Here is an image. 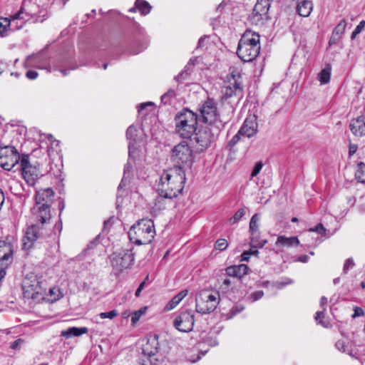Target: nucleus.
Instances as JSON below:
<instances>
[{
    "label": "nucleus",
    "mask_w": 365,
    "mask_h": 365,
    "mask_svg": "<svg viewBox=\"0 0 365 365\" xmlns=\"http://www.w3.org/2000/svg\"><path fill=\"white\" fill-rule=\"evenodd\" d=\"M31 212L36 223L27 228L23 238L22 247L25 250H30L36 241L45 238L48 235L45 225L51 220L50 207L46 204H35Z\"/></svg>",
    "instance_id": "1"
},
{
    "label": "nucleus",
    "mask_w": 365,
    "mask_h": 365,
    "mask_svg": "<svg viewBox=\"0 0 365 365\" xmlns=\"http://www.w3.org/2000/svg\"><path fill=\"white\" fill-rule=\"evenodd\" d=\"M185 180V170L180 167H173L170 171H164L157 189L159 197L155 199V206L161 203L162 199H173L180 194Z\"/></svg>",
    "instance_id": "2"
},
{
    "label": "nucleus",
    "mask_w": 365,
    "mask_h": 365,
    "mask_svg": "<svg viewBox=\"0 0 365 365\" xmlns=\"http://www.w3.org/2000/svg\"><path fill=\"white\" fill-rule=\"evenodd\" d=\"M260 52L259 34L254 32H245L239 41L237 54L243 61L251 62Z\"/></svg>",
    "instance_id": "3"
},
{
    "label": "nucleus",
    "mask_w": 365,
    "mask_h": 365,
    "mask_svg": "<svg viewBox=\"0 0 365 365\" xmlns=\"http://www.w3.org/2000/svg\"><path fill=\"white\" fill-rule=\"evenodd\" d=\"M225 123L216 121V125H205L201 127L191 140L197 152L201 153L205 150L210 144L217 138Z\"/></svg>",
    "instance_id": "4"
},
{
    "label": "nucleus",
    "mask_w": 365,
    "mask_h": 365,
    "mask_svg": "<svg viewBox=\"0 0 365 365\" xmlns=\"http://www.w3.org/2000/svg\"><path fill=\"white\" fill-rule=\"evenodd\" d=\"M155 235L154 222L150 219L140 220L128 232L130 241L138 245L150 244Z\"/></svg>",
    "instance_id": "5"
},
{
    "label": "nucleus",
    "mask_w": 365,
    "mask_h": 365,
    "mask_svg": "<svg viewBox=\"0 0 365 365\" xmlns=\"http://www.w3.org/2000/svg\"><path fill=\"white\" fill-rule=\"evenodd\" d=\"M175 130L182 138H190L197 130V115L188 109H184L175 118Z\"/></svg>",
    "instance_id": "6"
},
{
    "label": "nucleus",
    "mask_w": 365,
    "mask_h": 365,
    "mask_svg": "<svg viewBox=\"0 0 365 365\" xmlns=\"http://www.w3.org/2000/svg\"><path fill=\"white\" fill-rule=\"evenodd\" d=\"M220 302L218 292L202 289L195 296V309L201 314L212 312Z\"/></svg>",
    "instance_id": "7"
},
{
    "label": "nucleus",
    "mask_w": 365,
    "mask_h": 365,
    "mask_svg": "<svg viewBox=\"0 0 365 365\" xmlns=\"http://www.w3.org/2000/svg\"><path fill=\"white\" fill-rule=\"evenodd\" d=\"M171 160L176 164L174 167L190 168L194 162V155L190 146L185 140L175 145L170 152Z\"/></svg>",
    "instance_id": "8"
},
{
    "label": "nucleus",
    "mask_w": 365,
    "mask_h": 365,
    "mask_svg": "<svg viewBox=\"0 0 365 365\" xmlns=\"http://www.w3.org/2000/svg\"><path fill=\"white\" fill-rule=\"evenodd\" d=\"M113 272L119 274L124 269L130 268L134 262V255L130 250L115 252L109 257Z\"/></svg>",
    "instance_id": "9"
},
{
    "label": "nucleus",
    "mask_w": 365,
    "mask_h": 365,
    "mask_svg": "<svg viewBox=\"0 0 365 365\" xmlns=\"http://www.w3.org/2000/svg\"><path fill=\"white\" fill-rule=\"evenodd\" d=\"M36 164L37 162L31 163L30 161L29 155H21L20 168L24 179L29 185H34L41 175L39 168Z\"/></svg>",
    "instance_id": "10"
},
{
    "label": "nucleus",
    "mask_w": 365,
    "mask_h": 365,
    "mask_svg": "<svg viewBox=\"0 0 365 365\" xmlns=\"http://www.w3.org/2000/svg\"><path fill=\"white\" fill-rule=\"evenodd\" d=\"M21 155L14 146L0 148V166L4 170H12L21 163Z\"/></svg>",
    "instance_id": "11"
},
{
    "label": "nucleus",
    "mask_w": 365,
    "mask_h": 365,
    "mask_svg": "<svg viewBox=\"0 0 365 365\" xmlns=\"http://www.w3.org/2000/svg\"><path fill=\"white\" fill-rule=\"evenodd\" d=\"M203 121L206 125H216V121H222L217 116L216 102L211 98H207L200 109Z\"/></svg>",
    "instance_id": "12"
},
{
    "label": "nucleus",
    "mask_w": 365,
    "mask_h": 365,
    "mask_svg": "<svg viewBox=\"0 0 365 365\" xmlns=\"http://www.w3.org/2000/svg\"><path fill=\"white\" fill-rule=\"evenodd\" d=\"M173 326L178 331L189 332L195 324L194 314L191 310L180 312L173 320Z\"/></svg>",
    "instance_id": "13"
},
{
    "label": "nucleus",
    "mask_w": 365,
    "mask_h": 365,
    "mask_svg": "<svg viewBox=\"0 0 365 365\" xmlns=\"http://www.w3.org/2000/svg\"><path fill=\"white\" fill-rule=\"evenodd\" d=\"M3 255L0 257V267L6 269L9 268L14 261V249L13 245L4 240L0 241V255Z\"/></svg>",
    "instance_id": "14"
},
{
    "label": "nucleus",
    "mask_w": 365,
    "mask_h": 365,
    "mask_svg": "<svg viewBox=\"0 0 365 365\" xmlns=\"http://www.w3.org/2000/svg\"><path fill=\"white\" fill-rule=\"evenodd\" d=\"M159 350L160 343L158 336L155 334L148 337L146 344L143 347V352L144 355L149 358V361L153 365H156L153 361V357L158 353Z\"/></svg>",
    "instance_id": "15"
},
{
    "label": "nucleus",
    "mask_w": 365,
    "mask_h": 365,
    "mask_svg": "<svg viewBox=\"0 0 365 365\" xmlns=\"http://www.w3.org/2000/svg\"><path fill=\"white\" fill-rule=\"evenodd\" d=\"M257 116L255 115H249L240 128L239 134H242L243 136L251 138L257 134Z\"/></svg>",
    "instance_id": "16"
},
{
    "label": "nucleus",
    "mask_w": 365,
    "mask_h": 365,
    "mask_svg": "<svg viewBox=\"0 0 365 365\" xmlns=\"http://www.w3.org/2000/svg\"><path fill=\"white\" fill-rule=\"evenodd\" d=\"M222 98L228 99L233 96H240L242 93V81L232 83L229 80V84L222 88Z\"/></svg>",
    "instance_id": "17"
},
{
    "label": "nucleus",
    "mask_w": 365,
    "mask_h": 365,
    "mask_svg": "<svg viewBox=\"0 0 365 365\" xmlns=\"http://www.w3.org/2000/svg\"><path fill=\"white\" fill-rule=\"evenodd\" d=\"M269 0H257L252 12V20L259 21L265 16L269 9Z\"/></svg>",
    "instance_id": "18"
},
{
    "label": "nucleus",
    "mask_w": 365,
    "mask_h": 365,
    "mask_svg": "<svg viewBox=\"0 0 365 365\" xmlns=\"http://www.w3.org/2000/svg\"><path fill=\"white\" fill-rule=\"evenodd\" d=\"M41 284V282L36 279L31 281V283L25 282L24 285L25 297L27 298L36 299L38 294H41L42 289Z\"/></svg>",
    "instance_id": "19"
},
{
    "label": "nucleus",
    "mask_w": 365,
    "mask_h": 365,
    "mask_svg": "<svg viewBox=\"0 0 365 365\" xmlns=\"http://www.w3.org/2000/svg\"><path fill=\"white\" fill-rule=\"evenodd\" d=\"M54 192L51 188L41 189L36 191L35 195L36 204H42L50 207V204L53 201Z\"/></svg>",
    "instance_id": "20"
},
{
    "label": "nucleus",
    "mask_w": 365,
    "mask_h": 365,
    "mask_svg": "<svg viewBox=\"0 0 365 365\" xmlns=\"http://www.w3.org/2000/svg\"><path fill=\"white\" fill-rule=\"evenodd\" d=\"M351 133L356 136L365 135V116L361 115L357 118L352 119L349 124Z\"/></svg>",
    "instance_id": "21"
},
{
    "label": "nucleus",
    "mask_w": 365,
    "mask_h": 365,
    "mask_svg": "<svg viewBox=\"0 0 365 365\" xmlns=\"http://www.w3.org/2000/svg\"><path fill=\"white\" fill-rule=\"evenodd\" d=\"M249 267L245 264L230 266L226 268V274L230 277L241 279L247 274Z\"/></svg>",
    "instance_id": "22"
},
{
    "label": "nucleus",
    "mask_w": 365,
    "mask_h": 365,
    "mask_svg": "<svg viewBox=\"0 0 365 365\" xmlns=\"http://www.w3.org/2000/svg\"><path fill=\"white\" fill-rule=\"evenodd\" d=\"M296 9L300 16L308 17L313 10V4L310 0H299Z\"/></svg>",
    "instance_id": "23"
},
{
    "label": "nucleus",
    "mask_w": 365,
    "mask_h": 365,
    "mask_svg": "<svg viewBox=\"0 0 365 365\" xmlns=\"http://www.w3.org/2000/svg\"><path fill=\"white\" fill-rule=\"evenodd\" d=\"M299 243L297 237H287L284 235H279L275 242L277 247H297Z\"/></svg>",
    "instance_id": "24"
},
{
    "label": "nucleus",
    "mask_w": 365,
    "mask_h": 365,
    "mask_svg": "<svg viewBox=\"0 0 365 365\" xmlns=\"http://www.w3.org/2000/svg\"><path fill=\"white\" fill-rule=\"evenodd\" d=\"M138 130L133 125H130L126 130V138L129 140L128 149L129 155H131V148L133 146V143L136 142Z\"/></svg>",
    "instance_id": "25"
},
{
    "label": "nucleus",
    "mask_w": 365,
    "mask_h": 365,
    "mask_svg": "<svg viewBox=\"0 0 365 365\" xmlns=\"http://www.w3.org/2000/svg\"><path fill=\"white\" fill-rule=\"evenodd\" d=\"M88 328L87 327H71L68 329L67 330L63 331L61 332V336H66L67 338L71 337V336H79L83 334H86L88 332Z\"/></svg>",
    "instance_id": "26"
},
{
    "label": "nucleus",
    "mask_w": 365,
    "mask_h": 365,
    "mask_svg": "<svg viewBox=\"0 0 365 365\" xmlns=\"http://www.w3.org/2000/svg\"><path fill=\"white\" fill-rule=\"evenodd\" d=\"M187 294V290H182L172 298L166 305L165 309L169 311L174 309Z\"/></svg>",
    "instance_id": "27"
},
{
    "label": "nucleus",
    "mask_w": 365,
    "mask_h": 365,
    "mask_svg": "<svg viewBox=\"0 0 365 365\" xmlns=\"http://www.w3.org/2000/svg\"><path fill=\"white\" fill-rule=\"evenodd\" d=\"M260 215L257 213L252 215L250 222V232L251 235H257L259 232V222Z\"/></svg>",
    "instance_id": "28"
},
{
    "label": "nucleus",
    "mask_w": 365,
    "mask_h": 365,
    "mask_svg": "<svg viewBox=\"0 0 365 365\" xmlns=\"http://www.w3.org/2000/svg\"><path fill=\"white\" fill-rule=\"evenodd\" d=\"M135 6L143 15L149 14L152 8L148 1L143 0H137Z\"/></svg>",
    "instance_id": "29"
},
{
    "label": "nucleus",
    "mask_w": 365,
    "mask_h": 365,
    "mask_svg": "<svg viewBox=\"0 0 365 365\" xmlns=\"http://www.w3.org/2000/svg\"><path fill=\"white\" fill-rule=\"evenodd\" d=\"M331 68L327 66L322 69L318 75L319 81L322 84H327L330 81Z\"/></svg>",
    "instance_id": "30"
},
{
    "label": "nucleus",
    "mask_w": 365,
    "mask_h": 365,
    "mask_svg": "<svg viewBox=\"0 0 365 365\" xmlns=\"http://www.w3.org/2000/svg\"><path fill=\"white\" fill-rule=\"evenodd\" d=\"M24 2H23L20 9L13 16H11L9 20L11 21V26H13L14 22L17 20H26V16H28L24 9Z\"/></svg>",
    "instance_id": "31"
},
{
    "label": "nucleus",
    "mask_w": 365,
    "mask_h": 365,
    "mask_svg": "<svg viewBox=\"0 0 365 365\" xmlns=\"http://www.w3.org/2000/svg\"><path fill=\"white\" fill-rule=\"evenodd\" d=\"M250 240V246L252 249L261 248L267 243V240L259 238V233L257 235H251Z\"/></svg>",
    "instance_id": "32"
},
{
    "label": "nucleus",
    "mask_w": 365,
    "mask_h": 365,
    "mask_svg": "<svg viewBox=\"0 0 365 365\" xmlns=\"http://www.w3.org/2000/svg\"><path fill=\"white\" fill-rule=\"evenodd\" d=\"M355 177L359 182L365 183V164L364 163L361 162L357 165Z\"/></svg>",
    "instance_id": "33"
},
{
    "label": "nucleus",
    "mask_w": 365,
    "mask_h": 365,
    "mask_svg": "<svg viewBox=\"0 0 365 365\" xmlns=\"http://www.w3.org/2000/svg\"><path fill=\"white\" fill-rule=\"evenodd\" d=\"M176 96V91L173 88H170L166 93L161 96V102L163 104H170L171 99Z\"/></svg>",
    "instance_id": "34"
},
{
    "label": "nucleus",
    "mask_w": 365,
    "mask_h": 365,
    "mask_svg": "<svg viewBox=\"0 0 365 365\" xmlns=\"http://www.w3.org/2000/svg\"><path fill=\"white\" fill-rule=\"evenodd\" d=\"M190 75V71L187 68V66H185L183 70H182L176 76H175V80L178 83H182L184 81L187 79L189 76Z\"/></svg>",
    "instance_id": "35"
},
{
    "label": "nucleus",
    "mask_w": 365,
    "mask_h": 365,
    "mask_svg": "<svg viewBox=\"0 0 365 365\" xmlns=\"http://www.w3.org/2000/svg\"><path fill=\"white\" fill-rule=\"evenodd\" d=\"M346 26V21L345 19H342L339 21V23L336 25V26L334 29L332 33L342 36L343 34L345 31V29Z\"/></svg>",
    "instance_id": "36"
},
{
    "label": "nucleus",
    "mask_w": 365,
    "mask_h": 365,
    "mask_svg": "<svg viewBox=\"0 0 365 365\" xmlns=\"http://www.w3.org/2000/svg\"><path fill=\"white\" fill-rule=\"evenodd\" d=\"M245 214V208H240L235 213V215H233L232 217H231L229 221L230 222V224L233 225V224H235L237 222H238L241 219L242 217L244 216V215Z\"/></svg>",
    "instance_id": "37"
},
{
    "label": "nucleus",
    "mask_w": 365,
    "mask_h": 365,
    "mask_svg": "<svg viewBox=\"0 0 365 365\" xmlns=\"http://www.w3.org/2000/svg\"><path fill=\"white\" fill-rule=\"evenodd\" d=\"M131 169H132V166L130 164L127 163L125 165V167H124L123 178V179H122V180H121V182H120V185L118 186V190L123 188L125 186H126L127 182H128L127 176L126 175H128V173H129L130 172Z\"/></svg>",
    "instance_id": "38"
},
{
    "label": "nucleus",
    "mask_w": 365,
    "mask_h": 365,
    "mask_svg": "<svg viewBox=\"0 0 365 365\" xmlns=\"http://www.w3.org/2000/svg\"><path fill=\"white\" fill-rule=\"evenodd\" d=\"M9 26H11V21L8 18H0V34L6 31Z\"/></svg>",
    "instance_id": "39"
},
{
    "label": "nucleus",
    "mask_w": 365,
    "mask_h": 365,
    "mask_svg": "<svg viewBox=\"0 0 365 365\" xmlns=\"http://www.w3.org/2000/svg\"><path fill=\"white\" fill-rule=\"evenodd\" d=\"M325 310H326V308H323V309L322 311H318L316 313V316H315V320L317 322L318 324H321L323 327H326L325 322L322 320V319L324 318Z\"/></svg>",
    "instance_id": "40"
},
{
    "label": "nucleus",
    "mask_w": 365,
    "mask_h": 365,
    "mask_svg": "<svg viewBox=\"0 0 365 365\" xmlns=\"http://www.w3.org/2000/svg\"><path fill=\"white\" fill-rule=\"evenodd\" d=\"M145 308L140 309L138 311L134 312L131 316L132 323L133 324H135L140 319L142 314H143L145 313Z\"/></svg>",
    "instance_id": "41"
},
{
    "label": "nucleus",
    "mask_w": 365,
    "mask_h": 365,
    "mask_svg": "<svg viewBox=\"0 0 365 365\" xmlns=\"http://www.w3.org/2000/svg\"><path fill=\"white\" fill-rule=\"evenodd\" d=\"M364 27H365V21H360L359 24L355 28L354 31L351 34V39L355 38L356 36L362 31V30L364 29Z\"/></svg>",
    "instance_id": "42"
},
{
    "label": "nucleus",
    "mask_w": 365,
    "mask_h": 365,
    "mask_svg": "<svg viewBox=\"0 0 365 365\" xmlns=\"http://www.w3.org/2000/svg\"><path fill=\"white\" fill-rule=\"evenodd\" d=\"M118 315V312L117 310L115 309H113L110 312H101L100 314H99V317L101 319H106V318H108L110 319H113L115 317H117Z\"/></svg>",
    "instance_id": "43"
},
{
    "label": "nucleus",
    "mask_w": 365,
    "mask_h": 365,
    "mask_svg": "<svg viewBox=\"0 0 365 365\" xmlns=\"http://www.w3.org/2000/svg\"><path fill=\"white\" fill-rule=\"evenodd\" d=\"M228 246L227 241L225 239H219L215 243V249L223 251Z\"/></svg>",
    "instance_id": "44"
},
{
    "label": "nucleus",
    "mask_w": 365,
    "mask_h": 365,
    "mask_svg": "<svg viewBox=\"0 0 365 365\" xmlns=\"http://www.w3.org/2000/svg\"><path fill=\"white\" fill-rule=\"evenodd\" d=\"M244 309H245V307L242 304H238V305L232 307L229 312L230 317H232L235 316L236 314L240 313L241 312H242L244 310Z\"/></svg>",
    "instance_id": "45"
},
{
    "label": "nucleus",
    "mask_w": 365,
    "mask_h": 365,
    "mask_svg": "<svg viewBox=\"0 0 365 365\" xmlns=\"http://www.w3.org/2000/svg\"><path fill=\"white\" fill-rule=\"evenodd\" d=\"M354 266V260L351 258H349L345 261L343 267V274H346L348 271L352 269Z\"/></svg>",
    "instance_id": "46"
},
{
    "label": "nucleus",
    "mask_w": 365,
    "mask_h": 365,
    "mask_svg": "<svg viewBox=\"0 0 365 365\" xmlns=\"http://www.w3.org/2000/svg\"><path fill=\"white\" fill-rule=\"evenodd\" d=\"M309 231L310 232H316L320 235H323V234H325L326 229L322 223H319L313 228H310Z\"/></svg>",
    "instance_id": "47"
},
{
    "label": "nucleus",
    "mask_w": 365,
    "mask_h": 365,
    "mask_svg": "<svg viewBox=\"0 0 365 365\" xmlns=\"http://www.w3.org/2000/svg\"><path fill=\"white\" fill-rule=\"evenodd\" d=\"M336 348L342 352H347L348 349L347 346L346 345V343L344 341L339 340L335 344Z\"/></svg>",
    "instance_id": "48"
},
{
    "label": "nucleus",
    "mask_w": 365,
    "mask_h": 365,
    "mask_svg": "<svg viewBox=\"0 0 365 365\" xmlns=\"http://www.w3.org/2000/svg\"><path fill=\"white\" fill-rule=\"evenodd\" d=\"M241 136H243L242 134H239V131L232 138V139L229 141L228 145L230 147L235 146L240 140Z\"/></svg>",
    "instance_id": "49"
},
{
    "label": "nucleus",
    "mask_w": 365,
    "mask_h": 365,
    "mask_svg": "<svg viewBox=\"0 0 365 365\" xmlns=\"http://www.w3.org/2000/svg\"><path fill=\"white\" fill-rule=\"evenodd\" d=\"M262 166H263V164L262 162H257L255 164V165L252 171V173H251L252 177H255V176L257 175L259 173L260 170H262Z\"/></svg>",
    "instance_id": "50"
},
{
    "label": "nucleus",
    "mask_w": 365,
    "mask_h": 365,
    "mask_svg": "<svg viewBox=\"0 0 365 365\" xmlns=\"http://www.w3.org/2000/svg\"><path fill=\"white\" fill-rule=\"evenodd\" d=\"M341 38V36L332 33L329 41V45L332 46L337 44Z\"/></svg>",
    "instance_id": "51"
},
{
    "label": "nucleus",
    "mask_w": 365,
    "mask_h": 365,
    "mask_svg": "<svg viewBox=\"0 0 365 365\" xmlns=\"http://www.w3.org/2000/svg\"><path fill=\"white\" fill-rule=\"evenodd\" d=\"M363 315H364V311L362 309V308L359 307H354V314H352V318H356Z\"/></svg>",
    "instance_id": "52"
},
{
    "label": "nucleus",
    "mask_w": 365,
    "mask_h": 365,
    "mask_svg": "<svg viewBox=\"0 0 365 365\" xmlns=\"http://www.w3.org/2000/svg\"><path fill=\"white\" fill-rule=\"evenodd\" d=\"M56 292H59V290L58 289H56V288H53V289H50L49 290V294L51 297V300L52 302H55L58 299H59L61 298V296L60 294H57L56 296L55 295L56 294Z\"/></svg>",
    "instance_id": "53"
},
{
    "label": "nucleus",
    "mask_w": 365,
    "mask_h": 365,
    "mask_svg": "<svg viewBox=\"0 0 365 365\" xmlns=\"http://www.w3.org/2000/svg\"><path fill=\"white\" fill-rule=\"evenodd\" d=\"M38 72L34 70L28 71L26 73V76L30 80L36 79L38 77Z\"/></svg>",
    "instance_id": "54"
},
{
    "label": "nucleus",
    "mask_w": 365,
    "mask_h": 365,
    "mask_svg": "<svg viewBox=\"0 0 365 365\" xmlns=\"http://www.w3.org/2000/svg\"><path fill=\"white\" fill-rule=\"evenodd\" d=\"M264 295V292L262 290L256 291L253 292L251 295V297L253 301H257L261 299Z\"/></svg>",
    "instance_id": "55"
},
{
    "label": "nucleus",
    "mask_w": 365,
    "mask_h": 365,
    "mask_svg": "<svg viewBox=\"0 0 365 365\" xmlns=\"http://www.w3.org/2000/svg\"><path fill=\"white\" fill-rule=\"evenodd\" d=\"M154 104L152 102H146V103H141L138 106V111L139 113H142L144 110H145V108L148 106H153Z\"/></svg>",
    "instance_id": "56"
},
{
    "label": "nucleus",
    "mask_w": 365,
    "mask_h": 365,
    "mask_svg": "<svg viewBox=\"0 0 365 365\" xmlns=\"http://www.w3.org/2000/svg\"><path fill=\"white\" fill-rule=\"evenodd\" d=\"M230 80H231L232 83H235V81H242L240 74L238 72L235 71L231 73Z\"/></svg>",
    "instance_id": "57"
},
{
    "label": "nucleus",
    "mask_w": 365,
    "mask_h": 365,
    "mask_svg": "<svg viewBox=\"0 0 365 365\" xmlns=\"http://www.w3.org/2000/svg\"><path fill=\"white\" fill-rule=\"evenodd\" d=\"M250 256H251V252L245 251L241 255V257H242L241 261H248Z\"/></svg>",
    "instance_id": "58"
},
{
    "label": "nucleus",
    "mask_w": 365,
    "mask_h": 365,
    "mask_svg": "<svg viewBox=\"0 0 365 365\" xmlns=\"http://www.w3.org/2000/svg\"><path fill=\"white\" fill-rule=\"evenodd\" d=\"M356 150H357V146L356 145L351 144L349 145V155H354L356 152Z\"/></svg>",
    "instance_id": "59"
},
{
    "label": "nucleus",
    "mask_w": 365,
    "mask_h": 365,
    "mask_svg": "<svg viewBox=\"0 0 365 365\" xmlns=\"http://www.w3.org/2000/svg\"><path fill=\"white\" fill-rule=\"evenodd\" d=\"M148 279L149 277L148 275H147L144 280L140 284L139 287H140V288L144 289L146 286H148L149 284Z\"/></svg>",
    "instance_id": "60"
},
{
    "label": "nucleus",
    "mask_w": 365,
    "mask_h": 365,
    "mask_svg": "<svg viewBox=\"0 0 365 365\" xmlns=\"http://www.w3.org/2000/svg\"><path fill=\"white\" fill-rule=\"evenodd\" d=\"M4 200H5V197H4V192L0 189V210H1V207H2L3 205H4Z\"/></svg>",
    "instance_id": "61"
},
{
    "label": "nucleus",
    "mask_w": 365,
    "mask_h": 365,
    "mask_svg": "<svg viewBox=\"0 0 365 365\" xmlns=\"http://www.w3.org/2000/svg\"><path fill=\"white\" fill-rule=\"evenodd\" d=\"M327 303V297H321V299H320V306L323 309V308H326V304Z\"/></svg>",
    "instance_id": "62"
},
{
    "label": "nucleus",
    "mask_w": 365,
    "mask_h": 365,
    "mask_svg": "<svg viewBox=\"0 0 365 365\" xmlns=\"http://www.w3.org/2000/svg\"><path fill=\"white\" fill-rule=\"evenodd\" d=\"M309 260V257L307 255H302L299 257L298 261L301 262H307Z\"/></svg>",
    "instance_id": "63"
},
{
    "label": "nucleus",
    "mask_w": 365,
    "mask_h": 365,
    "mask_svg": "<svg viewBox=\"0 0 365 365\" xmlns=\"http://www.w3.org/2000/svg\"><path fill=\"white\" fill-rule=\"evenodd\" d=\"M231 284L232 282L230 279H225L223 281V285L225 287V288H228Z\"/></svg>",
    "instance_id": "64"
}]
</instances>
